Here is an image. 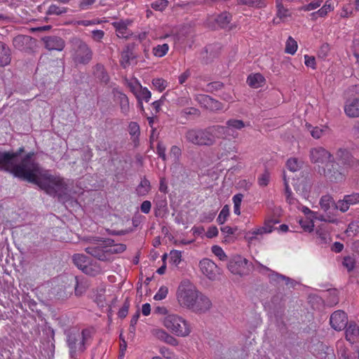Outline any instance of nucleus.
<instances>
[{
    "instance_id": "f257e3e1",
    "label": "nucleus",
    "mask_w": 359,
    "mask_h": 359,
    "mask_svg": "<svg viewBox=\"0 0 359 359\" xmlns=\"http://www.w3.org/2000/svg\"><path fill=\"white\" fill-rule=\"evenodd\" d=\"M24 148L16 151H0V170L38 185L48 194L61 198L67 194V185L63 179L53 176L43 169L34 159V154L29 152L22 156Z\"/></svg>"
},
{
    "instance_id": "f03ea898",
    "label": "nucleus",
    "mask_w": 359,
    "mask_h": 359,
    "mask_svg": "<svg viewBox=\"0 0 359 359\" xmlns=\"http://www.w3.org/2000/svg\"><path fill=\"white\" fill-rule=\"evenodd\" d=\"M226 128L222 126H213L205 129L193 128L185 133L187 142L198 146H212L217 138L221 137L225 133Z\"/></svg>"
},
{
    "instance_id": "7ed1b4c3",
    "label": "nucleus",
    "mask_w": 359,
    "mask_h": 359,
    "mask_svg": "<svg viewBox=\"0 0 359 359\" xmlns=\"http://www.w3.org/2000/svg\"><path fill=\"white\" fill-rule=\"evenodd\" d=\"M91 331L84 329L81 332L73 328L67 333V343L72 358H75L79 353H83L86 348V344L91 339Z\"/></svg>"
},
{
    "instance_id": "20e7f679",
    "label": "nucleus",
    "mask_w": 359,
    "mask_h": 359,
    "mask_svg": "<svg viewBox=\"0 0 359 359\" xmlns=\"http://www.w3.org/2000/svg\"><path fill=\"white\" fill-rule=\"evenodd\" d=\"M71 58L76 65H86L93 59V52L88 44L79 37L69 40Z\"/></svg>"
},
{
    "instance_id": "39448f33",
    "label": "nucleus",
    "mask_w": 359,
    "mask_h": 359,
    "mask_svg": "<svg viewBox=\"0 0 359 359\" xmlns=\"http://www.w3.org/2000/svg\"><path fill=\"white\" fill-rule=\"evenodd\" d=\"M198 290L189 280H184L180 284L177 290V299L179 304L185 309L191 310L198 296Z\"/></svg>"
},
{
    "instance_id": "423d86ee",
    "label": "nucleus",
    "mask_w": 359,
    "mask_h": 359,
    "mask_svg": "<svg viewBox=\"0 0 359 359\" xmlns=\"http://www.w3.org/2000/svg\"><path fill=\"white\" fill-rule=\"evenodd\" d=\"M331 154L325 149L318 147L313 148L310 151V158L313 163H327V170H325V175L327 176L331 181H339L343 179L341 172L336 171L332 173L331 170L328 168L330 165H333L332 162L330 161Z\"/></svg>"
},
{
    "instance_id": "0eeeda50",
    "label": "nucleus",
    "mask_w": 359,
    "mask_h": 359,
    "mask_svg": "<svg viewBox=\"0 0 359 359\" xmlns=\"http://www.w3.org/2000/svg\"><path fill=\"white\" fill-rule=\"evenodd\" d=\"M163 325L172 334L177 337H185L191 333V326L187 320L182 317L171 313L163 319Z\"/></svg>"
},
{
    "instance_id": "6e6552de",
    "label": "nucleus",
    "mask_w": 359,
    "mask_h": 359,
    "mask_svg": "<svg viewBox=\"0 0 359 359\" xmlns=\"http://www.w3.org/2000/svg\"><path fill=\"white\" fill-rule=\"evenodd\" d=\"M90 245L85 248V251L91 256L102 262H111V257H109L107 251L106 245L111 244L113 240L107 239L100 241L97 238L90 240Z\"/></svg>"
},
{
    "instance_id": "1a4fd4ad",
    "label": "nucleus",
    "mask_w": 359,
    "mask_h": 359,
    "mask_svg": "<svg viewBox=\"0 0 359 359\" xmlns=\"http://www.w3.org/2000/svg\"><path fill=\"white\" fill-rule=\"evenodd\" d=\"M199 268L201 273L210 280H215L219 274L217 264L212 260L204 258L199 262Z\"/></svg>"
},
{
    "instance_id": "9d476101",
    "label": "nucleus",
    "mask_w": 359,
    "mask_h": 359,
    "mask_svg": "<svg viewBox=\"0 0 359 359\" xmlns=\"http://www.w3.org/2000/svg\"><path fill=\"white\" fill-rule=\"evenodd\" d=\"M247 264L248 260L245 258L236 256L229 261L228 269L233 274L243 276L247 272Z\"/></svg>"
},
{
    "instance_id": "9b49d317",
    "label": "nucleus",
    "mask_w": 359,
    "mask_h": 359,
    "mask_svg": "<svg viewBox=\"0 0 359 359\" xmlns=\"http://www.w3.org/2000/svg\"><path fill=\"white\" fill-rule=\"evenodd\" d=\"M134 48L135 43H128L121 51L119 62L123 69L128 68L136 59L137 55L134 53Z\"/></svg>"
},
{
    "instance_id": "f8f14e48",
    "label": "nucleus",
    "mask_w": 359,
    "mask_h": 359,
    "mask_svg": "<svg viewBox=\"0 0 359 359\" xmlns=\"http://www.w3.org/2000/svg\"><path fill=\"white\" fill-rule=\"evenodd\" d=\"M330 325L333 329L337 331L344 330L348 323V318L345 312L336 311L330 316Z\"/></svg>"
},
{
    "instance_id": "ddd939ff",
    "label": "nucleus",
    "mask_w": 359,
    "mask_h": 359,
    "mask_svg": "<svg viewBox=\"0 0 359 359\" xmlns=\"http://www.w3.org/2000/svg\"><path fill=\"white\" fill-rule=\"evenodd\" d=\"M194 304L191 311L195 313H205L212 306L210 299L200 292H198V296Z\"/></svg>"
},
{
    "instance_id": "4468645a",
    "label": "nucleus",
    "mask_w": 359,
    "mask_h": 359,
    "mask_svg": "<svg viewBox=\"0 0 359 359\" xmlns=\"http://www.w3.org/2000/svg\"><path fill=\"white\" fill-rule=\"evenodd\" d=\"M45 47L49 50H63L65 46V41L57 36H48L42 39Z\"/></svg>"
},
{
    "instance_id": "2eb2a0df",
    "label": "nucleus",
    "mask_w": 359,
    "mask_h": 359,
    "mask_svg": "<svg viewBox=\"0 0 359 359\" xmlns=\"http://www.w3.org/2000/svg\"><path fill=\"white\" fill-rule=\"evenodd\" d=\"M34 41V39L29 36L18 35L13 39V43L17 49L26 51L32 48Z\"/></svg>"
},
{
    "instance_id": "dca6fc26",
    "label": "nucleus",
    "mask_w": 359,
    "mask_h": 359,
    "mask_svg": "<svg viewBox=\"0 0 359 359\" xmlns=\"http://www.w3.org/2000/svg\"><path fill=\"white\" fill-rule=\"evenodd\" d=\"M130 24L131 21L129 20H121L111 23L117 36L123 39H128L131 35L130 31L128 28Z\"/></svg>"
},
{
    "instance_id": "f3484780",
    "label": "nucleus",
    "mask_w": 359,
    "mask_h": 359,
    "mask_svg": "<svg viewBox=\"0 0 359 359\" xmlns=\"http://www.w3.org/2000/svg\"><path fill=\"white\" fill-rule=\"evenodd\" d=\"M113 95L116 101L119 104L121 113L127 116L130 111V104L128 97L126 94L116 88L113 89Z\"/></svg>"
},
{
    "instance_id": "a211bd4d",
    "label": "nucleus",
    "mask_w": 359,
    "mask_h": 359,
    "mask_svg": "<svg viewBox=\"0 0 359 359\" xmlns=\"http://www.w3.org/2000/svg\"><path fill=\"white\" fill-rule=\"evenodd\" d=\"M226 126H222L226 128L224 135H231L236 137L238 134L234 135V130H241L245 128L248 124L244 123L242 120L231 118L226 121Z\"/></svg>"
},
{
    "instance_id": "6ab92c4d",
    "label": "nucleus",
    "mask_w": 359,
    "mask_h": 359,
    "mask_svg": "<svg viewBox=\"0 0 359 359\" xmlns=\"http://www.w3.org/2000/svg\"><path fill=\"white\" fill-rule=\"evenodd\" d=\"M337 156L341 161V163L359 170V161L354 158L347 150L339 149Z\"/></svg>"
},
{
    "instance_id": "aec40b11",
    "label": "nucleus",
    "mask_w": 359,
    "mask_h": 359,
    "mask_svg": "<svg viewBox=\"0 0 359 359\" xmlns=\"http://www.w3.org/2000/svg\"><path fill=\"white\" fill-rule=\"evenodd\" d=\"M196 100L204 107L212 110H219L222 109V104L218 101L212 99L207 95H200L197 96Z\"/></svg>"
},
{
    "instance_id": "412c9836",
    "label": "nucleus",
    "mask_w": 359,
    "mask_h": 359,
    "mask_svg": "<svg viewBox=\"0 0 359 359\" xmlns=\"http://www.w3.org/2000/svg\"><path fill=\"white\" fill-rule=\"evenodd\" d=\"M344 111L348 117H359V100H348L344 107Z\"/></svg>"
},
{
    "instance_id": "4be33fe9",
    "label": "nucleus",
    "mask_w": 359,
    "mask_h": 359,
    "mask_svg": "<svg viewBox=\"0 0 359 359\" xmlns=\"http://www.w3.org/2000/svg\"><path fill=\"white\" fill-rule=\"evenodd\" d=\"M258 264L262 269L271 272L269 274V279L271 283H280L283 281H285V285H287L292 281L289 277L273 271L260 263H258Z\"/></svg>"
},
{
    "instance_id": "5701e85b",
    "label": "nucleus",
    "mask_w": 359,
    "mask_h": 359,
    "mask_svg": "<svg viewBox=\"0 0 359 359\" xmlns=\"http://www.w3.org/2000/svg\"><path fill=\"white\" fill-rule=\"evenodd\" d=\"M345 334L346 340L353 344L359 338V327L354 322H350Z\"/></svg>"
},
{
    "instance_id": "b1692460",
    "label": "nucleus",
    "mask_w": 359,
    "mask_h": 359,
    "mask_svg": "<svg viewBox=\"0 0 359 359\" xmlns=\"http://www.w3.org/2000/svg\"><path fill=\"white\" fill-rule=\"evenodd\" d=\"M11 60V50L5 43L0 42V66L5 67L9 65Z\"/></svg>"
},
{
    "instance_id": "393cba45",
    "label": "nucleus",
    "mask_w": 359,
    "mask_h": 359,
    "mask_svg": "<svg viewBox=\"0 0 359 359\" xmlns=\"http://www.w3.org/2000/svg\"><path fill=\"white\" fill-rule=\"evenodd\" d=\"M93 74L102 83H107L109 81V76L104 66L101 64H97L94 66Z\"/></svg>"
},
{
    "instance_id": "a878e982",
    "label": "nucleus",
    "mask_w": 359,
    "mask_h": 359,
    "mask_svg": "<svg viewBox=\"0 0 359 359\" xmlns=\"http://www.w3.org/2000/svg\"><path fill=\"white\" fill-rule=\"evenodd\" d=\"M156 335L158 339L172 346L178 345V341L177 339H175L173 336L170 335L163 330H158L156 333Z\"/></svg>"
},
{
    "instance_id": "bb28decb",
    "label": "nucleus",
    "mask_w": 359,
    "mask_h": 359,
    "mask_svg": "<svg viewBox=\"0 0 359 359\" xmlns=\"http://www.w3.org/2000/svg\"><path fill=\"white\" fill-rule=\"evenodd\" d=\"M321 209L325 212H328L331 209L334 210L335 203L332 197L330 195L323 196L320 200Z\"/></svg>"
},
{
    "instance_id": "cd10ccee",
    "label": "nucleus",
    "mask_w": 359,
    "mask_h": 359,
    "mask_svg": "<svg viewBox=\"0 0 359 359\" xmlns=\"http://www.w3.org/2000/svg\"><path fill=\"white\" fill-rule=\"evenodd\" d=\"M264 81L265 79L262 74H255L248 77L247 83L250 87L257 88L262 86Z\"/></svg>"
},
{
    "instance_id": "c85d7f7f",
    "label": "nucleus",
    "mask_w": 359,
    "mask_h": 359,
    "mask_svg": "<svg viewBox=\"0 0 359 359\" xmlns=\"http://www.w3.org/2000/svg\"><path fill=\"white\" fill-rule=\"evenodd\" d=\"M106 247L107 251H105V252H107L109 257L111 258L112 255L123 252L126 249V246L124 244H114V241L111 244L106 245Z\"/></svg>"
},
{
    "instance_id": "c756f323",
    "label": "nucleus",
    "mask_w": 359,
    "mask_h": 359,
    "mask_svg": "<svg viewBox=\"0 0 359 359\" xmlns=\"http://www.w3.org/2000/svg\"><path fill=\"white\" fill-rule=\"evenodd\" d=\"M72 260L74 264L81 270H83L89 263L88 258L83 254H74L72 256Z\"/></svg>"
},
{
    "instance_id": "7c9ffc66",
    "label": "nucleus",
    "mask_w": 359,
    "mask_h": 359,
    "mask_svg": "<svg viewBox=\"0 0 359 359\" xmlns=\"http://www.w3.org/2000/svg\"><path fill=\"white\" fill-rule=\"evenodd\" d=\"M264 233V230L261 227L254 229L246 233L245 238L249 242L252 243L255 240H259Z\"/></svg>"
},
{
    "instance_id": "2f4dec72",
    "label": "nucleus",
    "mask_w": 359,
    "mask_h": 359,
    "mask_svg": "<svg viewBox=\"0 0 359 359\" xmlns=\"http://www.w3.org/2000/svg\"><path fill=\"white\" fill-rule=\"evenodd\" d=\"M215 20L219 27L226 28L231 20V15L227 12H224L219 15Z\"/></svg>"
},
{
    "instance_id": "473e14b6",
    "label": "nucleus",
    "mask_w": 359,
    "mask_h": 359,
    "mask_svg": "<svg viewBox=\"0 0 359 359\" xmlns=\"http://www.w3.org/2000/svg\"><path fill=\"white\" fill-rule=\"evenodd\" d=\"M75 294L76 295H81L86 292L88 284L83 278H79L78 277H75Z\"/></svg>"
},
{
    "instance_id": "72a5a7b5",
    "label": "nucleus",
    "mask_w": 359,
    "mask_h": 359,
    "mask_svg": "<svg viewBox=\"0 0 359 359\" xmlns=\"http://www.w3.org/2000/svg\"><path fill=\"white\" fill-rule=\"evenodd\" d=\"M238 4L259 8L266 6L265 0H238Z\"/></svg>"
},
{
    "instance_id": "f704fd0d",
    "label": "nucleus",
    "mask_w": 359,
    "mask_h": 359,
    "mask_svg": "<svg viewBox=\"0 0 359 359\" xmlns=\"http://www.w3.org/2000/svg\"><path fill=\"white\" fill-rule=\"evenodd\" d=\"M169 50V46L167 43L158 45L153 48L152 52L154 56L162 57L165 55Z\"/></svg>"
},
{
    "instance_id": "c9c22d12",
    "label": "nucleus",
    "mask_w": 359,
    "mask_h": 359,
    "mask_svg": "<svg viewBox=\"0 0 359 359\" xmlns=\"http://www.w3.org/2000/svg\"><path fill=\"white\" fill-rule=\"evenodd\" d=\"M150 190V182L146 178L141 180L139 186L137 187V191L140 196H145Z\"/></svg>"
},
{
    "instance_id": "e433bc0d",
    "label": "nucleus",
    "mask_w": 359,
    "mask_h": 359,
    "mask_svg": "<svg viewBox=\"0 0 359 359\" xmlns=\"http://www.w3.org/2000/svg\"><path fill=\"white\" fill-rule=\"evenodd\" d=\"M345 233L348 236H355L359 233V219L351 222Z\"/></svg>"
},
{
    "instance_id": "4c0bfd02",
    "label": "nucleus",
    "mask_w": 359,
    "mask_h": 359,
    "mask_svg": "<svg viewBox=\"0 0 359 359\" xmlns=\"http://www.w3.org/2000/svg\"><path fill=\"white\" fill-rule=\"evenodd\" d=\"M297 49V41L294 39H293L291 36H290L286 41L285 49V52L287 53L294 55L296 53Z\"/></svg>"
},
{
    "instance_id": "58836bf2",
    "label": "nucleus",
    "mask_w": 359,
    "mask_h": 359,
    "mask_svg": "<svg viewBox=\"0 0 359 359\" xmlns=\"http://www.w3.org/2000/svg\"><path fill=\"white\" fill-rule=\"evenodd\" d=\"M277 7V17L280 19L284 18L287 16L288 10L283 6V1L276 0Z\"/></svg>"
},
{
    "instance_id": "ea45409f",
    "label": "nucleus",
    "mask_w": 359,
    "mask_h": 359,
    "mask_svg": "<svg viewBox=\"0 0 359 359\" xmlns=\"http://www.w3.org/2000/svg\"><path fill=\"white\" fill-rule=\"evenodd\" d=\"M67 12V8L65 7H60L55 4H52L49 6L47 11L48 15H61Z\"/></svg>"
},
{
    "instance_id": "a19ab883",
    "label": "nucleus",
    "mask_w": 359,
    "mask_h": 359,
    "mask_svg": "<svg viewBox=\"0 0 359 359\" xmlns=\"http://www.w3.org/2000/svg\"><path fill=\"white\" fill-rule=\"evenodd\" d=\"M151 96V92L147 88L142 87H140L139 93L136 95L138 100H144L147 102L149 101Z\"/></svg>"
},
{
    "instance_id": "79ce46f5",
    "label": "nucleus",
    "mask_w": 359,
    "mask_h": 359,
    "mask_svg": "<svg viewBox=\"0 0 359 359\" xmlns=\"http://www.w3.org/2000/svg\"><path fill=\"white\" fill-rule=\"evenodd\" d=\"M229 215V208L227 205H224L220 211L219 216L217 219V222L219 224H223Z\"/></svg>"
},
{
    "instance_id": "37998d69",
    "label": "nucleus",
    "mask_w": 359,
    "mask_h": 359,
    "mask_svg": "<svg viewBox=\"0 0 359 359\" xmlns=\"http://www.w3.org/2000/svg\"><path fill=\"white\" fill-rule=\"evenodd\" d=\"M152 84L158 91L162 92L167 87L168 83L163 79L157 78L153 79Z\"/></svg>"
},
{
    "instance_id": "c03bdc74",
    "label": "nucleus",
    "mask_w": 359,
    "mask_h": 359,
    "mask_svg": "<svg viewBox=\"0 0 359 359\" xmlns=\"http://www.w3.org/2000/svg\"><path fill=\"white\" fill-rule=\"evenodd\" d=\"M212 253L217 256L220 260L224 261L227 259V256L225 254L222 248L218 245H213L211 248Z\"/></svg>"
},
{
    "instance_id": "a18cd8bd",
    "label": "nucleus",
    "mask_w": 359,
    "mask_h": 359,
    "mask_svg": "<svg viewBox=\"0 0 359 359\" xmlns=\"http://www.w3.org/2000/svg\"><path fill=\"white\" fill-rule=\"evenodd\" d=\"M168 293V288L166 286H161L158 291L156 293L154 299L156 301H160L165 299Z\"/></svg>"
},
{
    "instance_id": "49530a36",
    "label": "nucleus",
    "mask_w": 359,
    "mask_h": 359,
    "mask_svg": "<svg viewBox=\"0 0 359 359\" xmlns=\"http://www.w3.org/2000/svg\"><path fill=\"white\" fill-rule=\"evenodd\" d=\"M83 273L86 274L94 276L100 273L101 269L99 266H89L88 264L84 267V269L82 270Z\"/></svg>"
},
{
    "instance_id": "de8ad7c7",
    "label": "nucleus",
    "mask_w": 359,
    "mask_h": 359,
    "mask_svg": "<svg viewBox=\"0 0 359 359\" xmlns=\"http://www.w3.org/2000/svg\"><path fill=\"white\" fill-rule=\"evenodd\" d=\"M182 253L178 250H172L170 253V262L175 264L178 265L181 262Z\"/></svg>"
},
{
    "instance_id": "09e8293b",
    "label": "nucleus",
    "mask_w": 359,
    "mask_h": 359,
    "mask_svg": "<svg viewBox=\"0 0 359 359\" xmlns=\"http://www.w3.org/2000/svg\"><path fill=\"white\" fill-rule=\"evenodd\" d=\"M323 2V0H314L313 1L311 2L310 4L303 6L300 10L304 11H310L312 10H314L317 8H318L321 3Z\"/></svg>"
},
{
    "instance_id": "8fccbe9b",
    "label": "nucleus",
    "mask_w": 359,
    "mask_h": 359,
    "mask_svg": "<svg viewBox=\"0 0 359 359\" xmlns=\"http://www.w3.org/2000/svg\"><path fill=\"white\" fill-rule=\"evenodd\" d=\"M287 167L290 171L295 172L299 170L300 165L297 158H290L287 161Z\"/></svg>"
},
{
    "instance_id": "3c124183",
    "label": "nucleus",
    "mask_w": 359,
    "mask_h": 359,
    "mask_svg": "<svg viewBox=\"0 0 359 359\" xmlns=\"http://www.w3.org/2000/svg\"><path fill=\"white\" fill-rule=\"evenodd\" d=\"M350 205L348 201L344 198L343 200H339L334 205V210L339 209L342 212H344L348 210Z\"/></svg>"
},
{
    "instance_id": "603ef678",
    "label": "nucleus",
    "mask_w": 359,
    "mask_h": 359,
    "mask_svg": "<svg viewBox=\"0 0 359 359\" xmlns=\"http://www.w3.org/2000/svg\"><path fill=\"white\" fill-rule=\"evenodd\" d=\"M277 222L273 219L266 220L263 226H261L262 229L264 230V233H270L273 231V224Z\"/></svg>"
},
{
    "instance_id": "864d4df0",
    "label": "nucleus",
    "mask_w": 359,
    "mask_h": 359,
    "mask_svg": "<svg viewBox=\"0 0 359 359\" xmlns=\"http://www.w3.org/2000/svg\"><path fill=\"white\" fill-rule=\"evenodd\" d=\"M128 131L130 135L133 136H138L140 135V126L136 122H130L128 126Z\"/></svg>"
},
{
    "instance_id": "5fc2aeb1",
    "label": "nucleus",
    "mask_w": 359,
    "mask_h": 359,
    "mask_svg": "<svg viewBox=\"0 0 359 359\" xmlns=\"http://www.w3.org/2000/svg\"><path fill=\"white\" fill-rule=\"evenodd\" d=\"M343 266L347 269L348 271H351L355 267L354 259L351 257H345L343 260Z\"/></svg>"
},
{
    "instance_id": "6e6d98bb",
    "label": "nucleus",
    "mask_w": 359,
    "mask_h": 359,
    "mask_svg": "<svg viewBox=\"0 0 359 359\" xmlns=\"http://www.w3.org/2000/svg\"><path fill=\"white\" fill-rule=\"evenodd\" d=\"M344 198L348 201V203L351 205H355L359 203V194L353 193L350 195L344 196Z\"/></svg>"
},
{
    "instance_id": "4d7b16f0",
    "label": "nucleus",
    "mask_w": 359,
    "mask_h": 359,
    "mask_svg": "<svg viewBox=\"0 0 359 359\" xmlns=\"http://www.w3.org/2000/svg\"><path fill=\"white\" fill-rule=\"evenodd\" d=\"M130 306V302L128 299H126L125 302L123 303V306L120 309V310L118 312V317L123 318H125L128 313V309Z\"/></svg>"
},
{
    "instance_id": "13d9d810",
    "label": "nucleus",
    "mask_w": 359,
    "mask_h": 359,
    "mask_svg": "<svg viewBox=\"0 0 359 359\" xmlns=\"http://www.w3.org/2000/svg\"><path fill=\"white\" fill-rule=\"evenodd\" d=\"M104 36V32L101 29H94L91 32V37L95 41L100 42Z\"/></svg>"
},
{
    "instance_id": "bf43d9fd",
    "label": "nucleus",
    "mask_w": 359,
    "mask_h": 359,
    "mask_svg": "<svg viewBox=\"0 0 359 359\" xmlns=\"http://www.w3.org/2000/svg\"><path fill=\"white\" fill-rule=\"evenodd\" d=\"M156 150L158 156L165 161L166 160L165 147L161 142H158L157 144Z\"/></svg>"
},
{
    "instance_id": "052dcab7",
    "label": "nucleus",
    "mask_w": 359,
    "mask_h": 359,
    "mask_svg": "<svg viewBox=\"0 0 359 359\" xmlns=\"http://www.w3.org/2000/svg\"><path fill=\"white\" fill-rule=\"evenodd\" d=\"M325 130L323 128H320L318 127L312 128L310 131V133L313 137L315 139H319L325 133Z\"/></svg>"
},
{
    "instance_id": "680f3d73",
    "label": "nucleus",
    "mask_w": 359,
    "mask_h": 359,
    "mask_svg": "<svg viewBox=\"0 0 359 359\" xmlns=\"http://www.w3.org/2000/svg\"><path fill=\"white\" fill-rule=\"evenodd\" d=\"M304 63L306 66L310 67L312 69H316V59L313 56H309L308 55H304Z\"/></svg>"
},
{
    "instance_id": "e2e57ef3",
    "label": "nucleus",
    "mask_w": 359,
    "mask_h": 359,
    "mask_svg": "<svg viewBox=\"0 0 359 359\" xmlns=\"http://www.w3.org/2000/svg\"><path fill=\"white\" fill-rule=\"evenodd\" d=\"M332 10V6L330 4H325L321 8H320L316 13L320 16L323 17L327 15V13ZM316 14L313 13V15Z\"/></svg>"
},
{
    "instance_id": "0e129e2a",
    "label": "nucleus",
    "mask_w": 359,
    "mask_h": 359,
    "mask_svg": "<svg viewBox=\"0 0 359 359\" xmlns=\"http://www.w3.org/2000/svg\"><path fill=\"white\" fill-rule=\"evenodd\" d=\"M269 182V175L267 172L262 174L258 178V183L262 187H265L268 184Z\"/></svg>"
},
{
    "instance_id": "69168bd1",
    "label": "nucleus",
    "mask_w": 359,
    "mask_h": 359,
    "mask_svg": "<svg viewBox=\"0 0 359 359\" xmlns=\"http://www.w3.org/2000/svg\"><path fill=\"white\" fill-rule=\"evenodd\" d=\"M151 208V203L149 201H144L140 206V210L143 213L148 214Z\"/></svg>"
},
{
    "instance_id": "338daca9",
    "label": "nucleus",
    "mask_w": 359,
    "mask_h": 359,
    "mask_svg": "<svg viewBox=\"0 0 359 359\" xmlns=\"http://www.w3.org/2000/svg\"><path fill=\"white\" fill-rule=\"evenodd\" d=\"M170 155L173 157L175 160L179 158L181 155V149L177 146H172L170 149Z\"/></svg>"
},
{
    "instance_id": "774afa93",
    "label": "nucleus",
    "mask_w": 359,
    "mask_h": 359,
    "mask_svg": "<svg viewBox=\"0 0 359 359\" xmlns=\"http://www.w3.org/2000/svg\"><path fill=\"white\" fill-rule=\"evenodd\" d=\"M316 233L322 243H327L330 241V238L327 233L318 230Z\"/></svg>"
}]
</instances>
